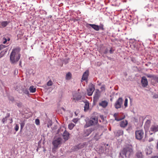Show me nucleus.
Segmentation results:
<instances>
[{"label": "nucleus", "instance_id": "obj_1", "mask_svg": "<svg viewBox=\"0 0 158 158\" xmlns=\"http://www.w3.org/2000/svg\"><path fill=\"white\" fill-rule=\"evenodd\" d=\"M20 51V48L18 47L12 50L10 56V61L12 64H16L19 60L21 56Z\"/></svg>", "mask_w": 158, "mask_h": 158}, {"label": "nucleus", "instance_id": "obj_2", "mask_svg": "<svg viewBox=\"0 0 158 158\" xmlns=\"http://www.w3.org/2000/svg\"><path fill=\"white\" fill-rule=\"evenodd\" d=\"M133 147L131 145H128L124 148L121 152L120 153L119 158H123V155H124L126 157L129 156L133 153Z\"/></svg>", "mask_w": 158, "mask_h": 158}, {"label": "nucleus", "instance_id": "obj_3", "mask_svg": "<svg viewBox=\"0 0 158 158\" xmlns=\"http://www.w3.org/2000/svg\"><path fill=\"white\" fill-rule=\"evenodd\" d=\"M98 122V118L96 116H92L86 122L85 127H87L96 125Z\"/></svg>", "mask_w": 158, "mask_h": 158}, {"label": "nucleus", "instance_id": "obj_4", "mask_svg": "<svg viewBox=\"0 0 158 158\" xmlns=\"http://www.w3.org/2000/svg\"><path fill=\"white\" fill-rule=\"evenodd\" d=\"M88 25L91 26L92 28L96 31H98L99 30H101L102 31L105 30L104 26L102 24H101L99 26L95 24H88Z\"/></svg>", "mask_w": 158, "mask_h": 158}, {"label": "nucleus", "instance_id": "obj_5", "mask_svg": "<svg viewBox=\"0 0 158 158\" xmlns=\"http://www.w3.org/2000/svg\"><path fill=\"white\" fill-rule=\"evenodd\" d=\"M135 137L137 139L140 140L143 137L144 132L143 130H137L135 132Z\"/></svg>", "mask_w": 158, "mask_h": 158}, {"label": "nucleus", "instance_id": "obj_6", "mask_svg": "<svg viewBox=\"0 0 158 158\" xmlns=\"http://www.w3.org/2000/svg\"><path fill=\"white\" fill-rule=\"evenodd\" d=\"M123 102V99L122 98H119L116 101L114 104V107L116 109L120 108Z\"/></svg>", "mask_w": 158, "mask_h": 158}, {"label": "nucleus", "instance_id": "obj_7", "mask_svg": "<svg viewBox=\"0 0 158 158\" xmlns=\"http://www.w3.org/2000/svg\"><path fill=\"white\" fill-rule=\"evenodd\" d=\"M94 90L95 88L94 85L92 84H90L87 89L88 95L89 96L92 95Z\"/></svg>", "mask_w": 158, "mask_h": 158}, {"label": "nucleus", "instance_id": "obj_8", "mask_svg": "<svg viewBox=\"0 0 158 158\" xmlns=\"http://www.w3.org/2000/svg\"><path fill=\"white\" fill-rule=\"evenodd\" d=\"M62 140V139L60 138H58L57 139L54 140L53 142V144L55 148H57L58 146L60 144Z\"/></svg>", "mask_w": 158, "mask_h": 158}, {"label": "nucleus", "instance_id": "obj_9", "mask_svg": "<svg viewBox=\"0 0 158 158\" xmlns=\"http://www.w3.org/2000/svg\"><path fill=\"white\" fill-rule=\"evenodd\" d=\"M141 83L143 87H146L148 85V81L146 77L143 76L142 77Z\"/></svg>", "mask_w": 158, "mask_h": 158}, {"label": "nucleus", "instance_id": "obj_10", "mask_svg": "<svg viewBox=\"0 0 158 158\" xmlns=\"http://www.w3.org/2000/svg\"><path fill=\"white\" fill-rule=\"evenodd\" d=\"M23 86L18 85L16 87L15 90H17L19 93L22 94L23 91Z\"/></svg>", "mask_w": 158, "mask_h": 158}, {"label": "nucleus", "instance_id": "obj_11", "mask_svg": "<svg viewBox=\"0 0 158 158\" xmlns=\"http://www.w3.org/2000/svg\"><path fill=\"white\" fill-rule=\"evenodd\" d=\"M69 133L66 131L65 130L63 133L62 136L64 139L66 141L68 140L69 138Z\"/></svg>", "mask_w": 158, "mask_h": 158}, {"label": "nucleus", "instance_id": "obj_12", "mask_svg": "<svg viewBox=\"0 0 158 158\" xmlns=\"http://www.w3.org/2000/svg\"><path fill=\"white\" fill-rule=\"evenodd\" d=\"M89 73V71L88 70L86 71L83 73L82 77V79L83 80L85 81L87 79Z\"/></svg>", "mask_w": 158, "mask_h": 158}, {"label": "nucleus", "instance_id": "obj_13", "mask_svg": "<svg viewBox=\"0 0 158 158\" xmlns=\"http://www.w3.org/2000/svg\"><path fill=\"white\" fill-rule=\"evenodd\" d=\"M150 130L151 131L153 132H156L158 131V125H152L150 128Z\"/></svg>", "mask_w": 158, "mask_h": 158}, {"label": "nucleus", "instance_id": "obj_14", "mask_svg": "<svg viewBox=\"0 0 158 158\" xmlns=\"http://www.w3.org/2000/svg\"><path fill=\"white\" fill-rule=\"evenodd\" d=\"M81 96L79 93H76L73 95V99L76 100H79L81 99Z\"/></svg>", "mask_w": 158, "mask_h": 158}, {"label": "nucleus", "instance_id": "obj_15", "mask_svg": "<svg viewBox=\"0 0 158 158\" xmlns=\"http://www.w3.org/2000/svg\"><path fill=\"white\" fill-rule=\"evenodd\" d=\"M127 124L128 122L127 120H124L120 122V126L124 128L127 126Z\"/></svg>", "mask_w": 158, "mask_h": 158}, {"label": "nucleus", "instance_id": "obj_16", "mask_svg": "<svg viewBox=\"0 0 158 158\" xmlns=\"http://www.w3.org/2000/svg\"><path fill=\"white\" fill-rule=\"evenodd\" d=\"M107 104L108 102L106 101H102L99 103L100 106H102L104 108L106 107L107 106Z\"/></svg>", "mask_w": 158, "mask_h": 158}, {"label": "nucleus", "instance_id": "obj_17", "mask_svg": "<svg viewBox=\"0 0 158 158\" xmlns=\"http://www.w3.org/2000/svg\"><path fill=\"white\" fill-rule=\"evenodd\" d=\"M136 156L138 158H143V155L142 152L140 151H138L136 153Z\"/></svg>", "mask_w": 158, "mask_h": 158}, {"label": "nucleus", "instance_id": "obj_18", "mask_svg": "<svg viewBox=\"0 0 158 158\" xmlns=\"http://www.w3.org/2000/svg\"><path fill=\"white\" fill-rule=\"evenodd\" d=\"M9 23V22L7 21H3L1 22V25L3 28L6 27Z\"/></svg>", "mask_w": 158, "mask_h": 158}, {"label": "nucleus", "instance_id": "obj_19", "mask_svg": "<svg viewBox=\"0 0 158 158\" xmlns=\"http://www.w3.org/2000/svg\"><path fill=\"white\" fill-rule=\"evenodd\" d=\"M92 131V130L90 128L86 130L85 132L84 136L85 137L88 136L91 133Z\"/></svg>", "mask_w": 158, "mask_h": 158}, {"label": "nucleus", "instance_id": "obj_20", "mask_svg": "<svg viewBox=\"0 0 158 158\" xmlns=\"http://www.w3.org/2000/svg\"><path fill=\"white\" fill-rule=\"evenodd\" d=\"M118 114L116 113H114V117L115 118V120H116L117 121H119L121 120L122 119H123L125 118V117L124 116L122 118H117V116H118Z\"/></svg>", "mask_w": 158, "mask_h": 158}, {"label": "nucleus", "instance_id": "obj_21", "mask_svg": "<svg viewBox=\"0 0 158 158\" xmlns=\"http://www.w3.org/2000/svg\"><path fill=\"white\" fill-rule=\"evenodd\" d=\"M29 90L31 93H33L36 91V88L34 87L33 85H31L29 88Z\"/></svg>", "mask_w": 158, "mask_h": 158}, {"label": "nucleus", "instance_id": "obj_22", "mask_svg": "<svg viewBox=\"0 0 158 158\" xmlns=\"http://www.w3.org/2000/svg\"><path fill=\"white\" fill-rule=\"evenodd\" d=\"M151 123V121L150 120H147L144 126V127H147V128H148L150 126Z\"/></svg>", "mask_w": 158, "mask_h": 158}, {"label": "nucleus", "instance_id": "obj_23", "mask_svg": "<svg viewBox=\"0 0 158 158\" xmlns=\"http://www.w3.org/2000/svg\"><path fill=\"white\" fill-rule=\"evenodd\" d=\"M10 116V114L9 113H7L6 114V116L5 118H3L2 120V122L3 123H4L7 120V118L9 117Z\"/></svg>", "mask_w": 158, "mask_h": 158}, {"label": "nucleus", "instance_id": "obj_24", "mask_svg": "<svg viewBox=\"0 0 158 158\" xmlns=\"http://www.w3.org/2000/svg\"><path fill=\"white\" fill-rule=\"evenodd\" d=\"M72 78V74L70 72H68L66 75V79L70 80Z\"/></svg>", "mask_w": 158, "mask_h": 158}, {"label": "nucleus", "instance_id": "obj_25", "mask_svg": "<svg viewBox=\"0 0 158 158\" xmlns=\"http://www.w3.org/2000/svg\"><path fill=\"white\" fill-rule=\"evenodd\" d=\"M23 93L25 94L29 95V92L28 91V90L24 86H23Z\"/></svg>", "mask_w": 158, "mask_h": 158}, {"label": "nucleus", "instance_id": "obj_26", "mask_svg": "<svg viewBox=\"0 0 158 158\" xmlns=\"http://www.w3.org/2000/svg\"><path fill=\"white\" fill-rule=\"evenodd\" d=\"M123 131L121 130H118L117 132V135L119 136L123 135Z\"/></svg>", "mask_w": 158, "mask_h": 158}, {"label": "nucleus", "instance_id": "obj_27", "mask_svg": "<svg viewBox=\"0 0 158 158\" xmlns=\"http://www.w3.org/2000/svg\"><path fill=\"white\" fill-rule=\"evenodd\" d=\"M75 126V125L73 123H70L68 125V128L70 130H72Z\"/></svg>", "mask_w": 158, "mask_h": 158}, {"label": "nucleus", "instance_id": "obj_28", "mask_svg": "<svg viewBox=\"0 0 158 158\" xmlns=\"http://www.w3.org/2000/svg\"><path fill=\"white\" fill-rule=\"evenodd\" d=\"M20 131H21L25 125V122L24 121H23L22 122L20 123Z\"/></svg>", "mask_w": 158, "mask_h": 158}, {"label": "nucleus", "instance_id": "obj_29", "mask_svg": "<svg viewBox=\"0 0 158 158\" xmlns=\"http://www.w3.org/2000/svg\"><path fill=\"white\" fill-rule=\"evenodd\" d=\"M147 77L148 78H152V80H153L155 77V75L150 74H147L146 75Z\"/></svg>", "mask_w": 158, "mask_h": 158}, {"label": "nucleus", "instance_id": "obj_30", "mask_svg": "<svg viewBox=\"0 0 158 158\" xmlns=\"http://www.w3.org/2000/svg\"><path fill=\"white\" fill-rule=\"evenodd\" d=\"M102 135V133L100 135H98V134H96L94 136V139L96 140H98L100 138V136Z\"/></svg>", "mask_w": 158, "mask_h": 158}, {"label": "nucleus", "instance_id": "obj_31", "mask_svg": "<svg viewBox=\"0 0 158 158\" xmlns=\"http://www.w3.org/2000/svg\"><path fill=\"white\" fill-rule=\"evenodd\" d=\"M84 107L85 110H88L89 108V103H85Z\"/></svg>", "mask_w": 158, "mask_h": 158}, {"label": "nucleus", "instance_id": "obj_32", "mask_svg": "<svg viewBox=\"0 0 158 158\" xmlns=\"http://www.w3.org/2000/svg\"><path fill=\"white\" fill-rule=\"evenodd\" d=\"M9 100L11 102H13L15 101V99L14 97L12 96H10L8 97Z\"/></svg>", "mask_w": 158, "mask_h": 158}, {"label": "nucleus", "instance_id": "obj_33", "mask_svg": "<svg viewBox=\"0 0 158 158\" xmlns=\"http://www.w3.org/2000/svg\"><path fill=\"white\" fill-rule=\"evenodd\" d=\"M53 84L52 81L51 80H50L47 83V85L48 86H51Z\"/></svg>", "mask_w": 158, "mask_h": 158}, {"label": "nucleus", "instance_id": "obj_34", "mask_svg": "<svg viewBox=\"0 0 158 158\" xmlns=\"http://www.w3.org/2000/svg\"><path fill=\"white\" fill-rule=\"evenodd\" d=\"M19 125L18 124H16L15 126L14 127L15 130L16 131H18L19 129Z\"/></svg>", "mask_w": 158, "mask_h": 158}, {"label": "nucleus", "instance_id": "obj_35", "mask_svg": "<svg viewBox=\"0 0 158 158\" xmlns=\"http://www.w3.org/2000/svg\"><path fill=\"white\" fill-rule=\"evenodd\" d=\"M127 103H128V99L127 98H126L125 99L124 106L125 107H127Z\"/></svg>", "mask_w": 158, "mask_h": 158}, {"label": "nucleus", "instance_id": "obj_36", "mask_svg": "<svg viewBox=\"0 0 158 158\" xmlns=\"http://www.w3.org/2000/svg\"><path fill=\"white\" fill-rule=\"evenodd\" d=\"M52 124V122L50 120L48 123L47 126L48 127H50Z\"/></svg>", "mask_w": 158, "mask_h": 158}, {"label": "nucleus", "instance_id": "obj_37", "mask_svg": "<svg viewBox=\"0 0 158 158\" xmlns=\"http://www.w3.org/2000/svg\"><path fill=\"white\" fill-rule=\"evenodd\" d=\"M98 95H96L94 97L93 100L94 101H97V100L98 99Z\"/></svg>", "mask_w": 158, "mask_h": 158}, {"label": "nucleus", "instance_id": "obj_38", "mask_svg": "<svg viewBox=\"0 0 158 158\" xmlns=\"http://www.w3.org/2000/svg\"><path fill=\"white\" fill-rule=\"evenodd\" d=\"M6 47V46L2 44L0 45V50L3 49L4 48H5Z\"/></svg>", "mask_w": 158, "mask_h": 158}, {"label": "nucleus", "instance_id": "obj_39", "mask_svg": "<svg viewBox=\"0 0 158 158\" xmlns=\"http://www.w3.org/2000/svg\"><path fill=\"white\" fill-rule=\"evenodd\" d=\"M16 104L18 107H20L22 106V103L21 102H19V103H17Z\"/></svg>", "mask_w": 158, "mask_h": 158}, {"label": "nucleus", "instance_id": "obj_40", "mask_svg": "<svg viewBox=\"0 0 158 158\" xmlns=\"http://www.w3.org/2000/svg\"><path fill=\"white\" fill-rule=\"evenodd\" d=\"M35 124L37 125L40 124V120L38 119H36L35 120Z\"/></svg>", "mask_w": 158, "mask_h": 158}, {"label": "nucleus", "instance_id": "obj_41", "mask_svg": "<svg viewBox=\"0 0 158 158\" xmlns=\"http://www.w3.org/2000/svg\"><path fill=\"white\" fill-rule=\"evenodd\" d=\"M3 43L4 44H6L7 42V40H6V38L5 37H4L3 38Z\"/></svg>", "mask_w": 158, "mask_h": 158}, {"label": "nucleus", "instance_id": "obj_42", "mask_svg": "<svg viewBox=\"0 0 158 158\" xmlns=\"http://www.w3.org/2000/svg\"><path fill=\"white\" fill-rule=\"evenodd\" d=\"M153 80H155L157 83H158V77L155 75Z\"/></svg>", "mask_w": 158, "mask_h": 158}, {"label": "nucleus", "instance_id": "obj_43", "mask_svg": "<svg viewBox=\"0 0 158 158\" xmlns=\"http://www.w3.org/2000/svg\"><path fill=\"white\" fill-rule=\"evenodd\" d=\"M101 89L102 90H105V85H102L101 88Z\"/></svg>", "mask_w": 158, "mask_h": 158}, {"label": "nucleus", "instance_id": "obj_44", "mask_svg": "<svg viewBox=\"0 0 158 158\" xmlns=\"http://www.w3.org/2000/svg\"><path fill=\"white\" fill-rule=\"evenodd\" d=\"M40 13H41L43 14H46V12L45 10H40Z\"/></svg>", "mask_w": 158, "mask_h": 158}, {"label": "nucleus", "instance_id": "obj_45", "mask_svg": "<svg viewBox=\"0 0 158 158\" xmlns=\"http://www.w3.org/2000/svg\"><path fill=\"white\" fill-rule=\"evenodd\" d=\"M78 119L77 118H74L73 119V121L75 123H76L78 121Z\"/></svg>", "mask_w": 158, "mask_h": 158}, {"label": "nucleus", "instance_id": "obj_46", "mask_svg": "<svg viewBox=\"0 0 158 158\" xmlns=\"http://www.w3.org/2000/svg\"><path fill=\"white\" fill-rule=\"evenodd\" d=\"M114 51V50L112 48H111L110 50V54H112L113 53Z\"/></svg>", "mask_w": 158, "mask_h": 158}, {"label": "nucleus", "instance_id": "obj_47", "mask_svg": "<svg viewBox=\"0 0 158 158\" xmlns=\"http://www.w3.org/2000/svg\"><path fill=\"white\" fill-rule=\"evenodd\" d=\"M57 128V126L55 125L54 127H53L52 128V130L56 129Z\"/></svg>", "mask_w": 158, "mask_h": 158}, {"label": "nucleus", "instance_id": "obj_48", "mask_svg": "<svg viewBox=\"0 0 158 158\" xmlns=\"http://www.w3.org/2000/svg\"><path fill=\"white\" fill-rule=\"evenodd\" d=\"M153 140V139L152 137H151L148 140V141L149 142H151Z\"/></svg>", "mask_w": 158, "mask_h": 158}, {"label": "nucleus", "instance_id": "obj_49", "mask_svg": "<svg viewBox=\"0 0 158 158\" xmlns=\"http://www.w3.org/2000/svg\"><path fill=\"white\" fill-rule=\"evenodd\" d=\"M100 117L103 120H104V117H103V115H101L100 116Z\"/></svg>", "mask_w": 158, "mask_h": 158}, {"label": "nucleus", "instance_id": "obj_50", "mask_svg": "<svg viewBox=\"0 0 158 158\" xmlns=\"http://www.w3.org/2000/svg\"><path fill=\"white\" fill-rule=\"evenodd\" d=\"M6 39L7 41H9L10 40V38L8 37H6Z\"/></svg>", "mask_w": 158, "mask_h": 158}, {"label": "nucleus", "instance_id": "obj_51", "mask_svg": "<svg viewBox=\"0 0 158 158\" xmlns=\"http://www.w3.org/2000/svg\"><path fill=\"white\" fill-rule=\"evenodd\" d=\"M108 52V50L107 49H106L104 52V53L106 54Z\"/></svg>", "mask_w": 158, "mask_h": 158}, {"label": "nucleus", "instance_id": "obj_52", "mask_svg": "<svg viewBox=\"0 0 158 158\" xmlns=\"http://www.w3.org/2000/svg\"><path fill=\"white\" fill-rule=\"evenodd\" d=\"M39 145H40V141H39L38 142V148L37 149V151H38V150L39 149Z\"/></svg>", "mask_w": 158, "mask_h": 158}, {"label": "nucleus", "instance_id": "obj_53", "mask_svg": "<svg viewBox=\"0 0 158 158\" xmlns=\"http://www.w3.org/2000/svg\"><path fill=\"white\" fill-rule=\"evenodd\" d=\"M21 60L19 61V66H21Z\"/></svg>", "mask_w": 158, "mask_h": 158}, {"label": "nucleus", "instance_id": "obj_54", "mask_svg": "<svg viewBox=\"0 0 158 158\" xmlns=\"http://www.w3.org/2000/svg\"><path fill=\"white\" fill-rule=\"evenodd\" d=\"M152 158H158V156H155L152 157Z\"/></svg>", "mask_w": 158, "mask_h": 158}, {"label": "nucleus", "instance_id": "obj_55", "mask_svg": "<svg viewBox=\"0 0 158 158\" xmlns=\"http://www.w3.org/2000/svg\"><path fill=\"white\" fill-rule=\"evenodd\" d=\"M2 52H1L0 54H1ZM3 55H2L1 54H0V58L3 56Z\"/></svg>", "mask_w": 158, "mask_h": 158}, {"label": "nucleus", "instance_id": "obj_56", "mask_svg": "<svg viewBox=\"0 0 158 158\" xmlns=\"http://www.w3.org/2000/svg\"><path fill=\"white\" fill-rule=\"evenodd\" d=\"M11 122L12 121V119H11Z\"/></svg>", "mask_w": 158, "mask_h": 158}, {"label": "nucleus", "instance_id": "obj_57", "mask_svg": "<svg viewBox=\"0 0 158 158\" xmlns=\"http://www.w3.org/2000/svg\"><path fill=\"white\" fill-rule=\"evenodd\" d=\"M109 130H110H110H111V129H110H110H109Z\"/></svg>", "mask_w": 158, "mask_h": 158}, {"label": "nucleus", "instance_id": "obj_58", "mask_svg": "<svg viewBox=\"0 0 158 158\" xmlns=\"http://www.w3.org/2000/svg\"><path fill=\"white\" fill-rule=\"evenodd\" d=\"M152 133H151L150 134H151V135H152Z\"/></svg>", "mask_w": 158, "mask_h": 158}]
</instances>
